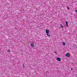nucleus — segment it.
I'll use <instances>...</instances> for the list:
<instances>
[{
    "label": "nucleus",
    "mask_w": 77,
    "mask_h": 77,
    "mask_svg": "<svg viewBox=\"0 0 77 77\" xmlns=\"http://www.w3.org/2000/svg\"><path fill=\"white\" fill-rule=\"evenodd\" d=\"M46 33L47 34V35L48 36H50V35L49 34V32H50V31H49L47 29H46Z\"/></svg>",
    "instance_id": "f257e3e1"
},
{
    "label": "nucleus",
    "mask_w": 77,
    "mask_h": 77,
    "mask_svg": "<svg viewBox=\"0 0 77 77\" xmlns=\"http://www.w3.org/2000/svg\"><path fill=\"white\" fill-rule=\"evenodd\" d=\"M66 57H70V54L69 53H67L66 54Z\"/></svg>",
    "instance_id": "f03ea898"
},
{
    "label": "nucleus",
    "mask_w": 77,
    "mask_h": 77,
    "mask_svg": "<svg viewBox=\"0 0 77 77\" xmlns=\"http://www.w3.org/2000/svg\"><path fill=\"white\" fill-rule=\"evenodd\" d=\"M57 60H58V61H60V60H61V59L59 57L57 58Z\"/></svg>",
    "instance_id": "7ed1b4c3"
},
{
    "label": "nucleus",
    "mask_w": 77,
    "mask_h": 77,
    "mask_svg": "<svg viewBox=\"0 0 77 77\" xmlns=\"http://www.w3.org/2000/svg\"><path fill=\"white\" fill-rule=\"evenodd\" d=\"M31 46L32 47H34V44H33V43H32L31 44Z\"/></svg>",
    "instance_id": "20e7f679"
},
{
    "label": "nucleus",
    "mask_w": 77,
    "mask_h": 77,
    "mask_svg": "<svg viewBox=\"0 0 77 77\" xmlns=\"http://www.w3.org/2000/svg\"><path fill=\"white\" fill-rule=\"evenodd\" d=\"M66 25L67 27H68V22L67 21H66Z\"/></svg>",
    "instance_id": "39448f33"
},
{
    "label": "nucleus",
    "mask_w": 77,
    "mask_h": 77,
    "mask_svg": "<svg viewBox=\"0 0 77 77\" xmlns=\"http://www.w3.org/2000/svg\"><path fill=\"white\" fill-rule=\"evenodd\" d=\"M62 44L63 45H65V43L64 42H63Z\"/></svg>",
    "instance_id": "423d86ee"
},
{
    "label": "nucleus",
    "mask_w": 77,
    "mask_h": 77,
    "mask_svg": "<svg viewBox=\"0 0 77 77\" xmlns=\"http://www.w3.org/2000/svg\"><path fill=\"white\" fill-rule=\"evenodd\" d=\"M60 26H61V28H63V26H62V24H60Z\"/></svg>",
    "instance_id": "0eeeda50"
},
{
    "label": "nucleus",
    "mask_w": 77,
    "mask_h": 77,
    "mask_svg": "<svg viewBox=\"0 0 77 77\" xmlns=\"http://www.w3.org/2000/svg\"><path fill=\"white\" fill-rule=\"evenodd\" d=\"M8 52H11L10 50H9L8 51Z\"/></svg>",
    "instance_id": "6e6552de"
},
{
    "label": "nucleus",
    "mask_w": 77,
    "mask_h": 77,
    "mask_svg": "<svg viewBox=\"0 0 77 77\" xmlns=\"http://www.w3.org/2000/svg\"><path fill=\"white\" fill-rule=\"evenodd\" d=\"M67 9H68V10L69 9V7H67Z\"/></svg>",
    "instance_id": "1a4fd4ad"
},
{
    "label": "nucleus",
    "mask_w": 77,
    "mask_h": 77,
    "mask_svg": "<svg viewBox=\"0 0 77 77\" xmlns=\"http://www.w3.org/2000/svg\"><path fill=\"white\" fill-rule=\"evenodd\" d=\"M55 54H57V53L56 52H55Z\"/></svg>",
    "instance_id": "9d476101"
},
{
    "label": "nucleus",
    "mask_w": 77,
    "mask_h": 77,
    "mask_svg": "<svg viewBox=\"0 0 77 77\" xmlns=\"http://www.w3.org/2000/svg\"><path fill=\"white\" fill-rule=\"evenodd\" d=\"M71 70H72V68H71Z\"/></svg>",
    "instance_id": "9b49d317"
},
{
    "label": "nucleus",
    "mask_w": 77,
    "mask_h": 77,
    "mask_svg": "<svg viewBox=\"0 0 77 77\" xmlns=\"http://www.w3.org/2000/svg\"><path fill=\"white\" fill-rule=\"evenodd\" d=\"M75 11L76 12H77V11L75 10Z\"/></svg>",
    "instance_id": "f8f14e48"
}]
</instances>
